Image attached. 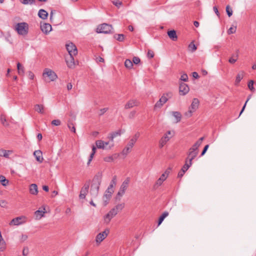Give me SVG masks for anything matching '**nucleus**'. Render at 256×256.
<instances>
[{
	"label": "nucleus",
	"instance_id": "nucleus-1",
	"mask_svg": "<svg viewBox=\"0 0 256 256\" xmlns=\"http://www.w3.org/2000/svg\"><path fill=\"white\" fill-rule=\"evenodd\" d=\"M102 174L98 172L96 174L92 180L90 189V194L93 198H96L98 194L100 186L102 182Z\"/></svg>",
	"mask_w": 256,
	"mask_h": 256
},
{
	"label": "nucleus",
	"instance_id": "nucleus-2",
	"mask_svg": "<svg viewBox=\"0 0 256 256\" xmlns=\"http://www.w3.org/2000/svg\"><path fill=\"white\" fill-rule=\"evenodd\" d=\"M173 94L172 92H168L163 94L160 100L156 103L154 106V110L160 108L170 98H172Z\"/></svg>",
	"mask_w": 256,
	"mask_h": 256
},
{
	"label": "nucleus",
	"instance_id": "nucleus-3",
	"mask_svg": "<svg viewBox=\"0 0 256 256\" xmlns=\"http://www.w3.org/2000/svg\"><path fill=\"white\" fill-rule=\"evenodd\" d=\"M16 30L18 33L22 36H26L28 32V25L27 23L23 22L18 23L16 26Z\"/></svg>",
	"mask_w": 256,
	"mask_h": 256
},
{
	"label": "nucleus",
	"instance_id": "nucleus-4",
	"mask_svg": "<svg viewBox=\"0 0 256 256\" xmlns=\"http://www.w3.org/2000/svg\"><path fill=\"white\" fill-rule=\"evenodd\" d=\"M112 29V25L104 23L98 26L96 32L98 33L110 34Z\"/></svg>",
	"mask_w": 256,
	"mask_h": 256
},
{
	"label": "nucleus",
	"instance_id": "nucleus-5",
	"mask_svg": "<svg viewBox=\"0 0 256 256\" xmlns=\"http://www.w3.org/2000/svg\"><path fill=\"white\" fill-rule=\"evenodd\" d=\"M42 76L44 78L46 76H48L49 79V82H54L58 78V76L56 73L52 70L46 68L44 70Z\"/></svg>",
	"mask_w": 256,
	"mask_h": 256
},
{
	"label": "nucleus",
	"instance_id": "nucleus-6",
	"mask_svg": "<svg viewBox=\"0 0 256 256\" xmlns=\"http://www.w3.org/2000/svg\"><path fill=\"white\" fill-rule=\"evenodd\" d=\"M130 180L129 178H127L122 183L120 188L119 191L117 194V196L121 197L125 193L126 190L128 187Z\"/></svg>",
	"mask_w": 256,
	"mask_h": 256
},
{
	"label": "nucleus",
	"instance_id": "nucleus-7",
	"mask_svg": "<svg viewBox=\"0 0 256 256\" xmlns=\"http://www.w3.org/2000/svg\"><path fill=\"white\" fill-rule=\"evenodd\" d=\"M66 48L70 56H76L78 54V50L76 46L72 43L70 42L66 44Z\"/></svg>",
	"mask_w": 256,
	"mask_h": 256
},
{
	"label": "nucleus",
	"instance_id": "nucleus-8",
	"mask_svg": "<svg viewBox=\"0 0 256 256\" xmlns=\"http://www.w3.org/2000/svg\"><path fill=\"white\" fill-rule=\"evenodd\" d=\"M109 232V229L106 228L103 232L99 233L96 238V242L100 244L107 236Z\"/></svg>",
	"mask_w": 256,
	"mask_h": 256
},
{
	"label": "nucleus",
	"instance_id": "nucleus-9",
	"mask_svg": "<svg viewBox=\"0 0 256 256\" xmlns=\"http://www.w3.org/2000/svg\"><path fill=\"white\" fill-rule=\"evenodd\" d=\"M190 90V88L188 84L184 82H180L179 86V93L181 96H185Z\"/></svg>",
	"mask_w": 256,
	"mask_h": 256
},
{
	"label": "nucleus",
	"instance_id": "nucleus-10",
	"mask_svg": "<svg viewBox=\"0 0 256 256\" xmlns=\"http://www.w3.org/2000/svg\"><path fill=\"white\" fill-rule=\"evenodd\" d=\"M117 214L115 212L114 210H110L109 212L106 214L104 217V222L106 224H108L110 222L111 220L114 218Z\"/></svg>",
	"mask_w": 256,
	"mask_h": 256
},
{
	"label": "nucleus",
	"instance_id": "nucleus-11",
	"mask_svg": "<svg viewBox=\"0 0 256 256\" xmlns=\"http://www.w3.org/2000/svg\"><path fill=\"white\" fill-rule=\"evenodd\" d=\"M122 130H118L116 132H113L110 134V136H108L109 139L112 142L110 146H109L108 148L110 149L112 147L114 146V144L113 143L114 138H116L118 136H120L122 134Z\"/></svg>",
	"mask_w": 256,
	"mask_h": 256
},
{
	"label": "nucleus",
	"instance_id": "nucleus-12",
	"mask_svg": "<svg viewBox=\"0 0 256 256\" xmlns=\"http://www.w3.org/2000/svg\"><path fill=\"white\" fill-rule=\"evenodd\" d=\"M134 142L133 140H130L129 141L127 146L124 148L122 151V154L124 155H127L130 152V148H132L134 144Z\"/></svg>",
	"mask_w": 256,
	"mask_h": 256
},
{
	"label": "nucleus",
	"instance_id": "nucleus-13",
	"mask_svg": "<svg viewBox=\"0 0 256 256\" xmlns=\"http://www.w3.org/2000/svg\"><path fill=\"white\" fill-rule=\"evenodd\" d=\"M40 29L44 34H47L52 30V28L50 24L44 23L41 24Z\"/></svg>",
	"mask_w": 256,
	"mask_h": 256
},
{
	"label": "nucleus",
	"instance_id": "nucleus-14",
	"mask_svg": "<svg viewBox=\"0 0 256 256\" xmlns=\"http://www.w3.org/2000/svg\"><path fill=\"white\" fill-rule=\"evenodd\" d=\"M74 56H70L66 58V62L69 68H73L74 66Z\"/></svg>",
	"mask_w": 256,
	"mask_h": 256
},
{
	"label": "nucleus",
	"instance_id": "nucleus-15",
	"mask_svg": "<svg viewBox=\"0 0 256 256\" xmlns=\"http://www.w3.org/2000/svg\"><path fill=\"white\" fill-rule=\"evenodd\" d=\"M198 154V150H189L188 154V157L186 159L188 160V162H192V160L197 156Z\"/></svg>",
	"mask_w": 256,
	"mask_h": 256
},
{
	"label": "nucleus",
	"instance_id": "nucleus-16",
	"mask_svg": "<svg viewBox=\"0 0 256 256\" xmlns=\"http://www.w3.org/2000/svg\"><path fill=\"white\" fill-rule=\"evenodd\" d=\"M114 192V191H109V192H106L104 194L103 196V201H104V206H106L108 203V201L110 200L112 194Z\"/></svg>",
	"mask_w": 256,
	"mask_h": 256
},
{
	"label": "nucleus",
	"instance_id": "nucleus-17",
	"mask_svg": "<svg viewBox=\"0 0 256 256\" xmlns=\"http://www.w3.org/2000/svg\"><path fill=\"white\" fill-rule=\"evenodd\" d=\"M22 218H25L24 216H18L13 218L10 222V224L14 226H18L24 222L20 221Z\"/></svg>",
	"mask_w": 256,
	"mask_h": 256
},
{
	"label": "nucleus",
	"instance_id": "nucleus-18",
	"mask_svg": "<svg viewBox=\"0 0 256 256\" xmlns=\"http://www.w3.org/2000/svg\"><path fill=\"white\" fill-rule=\"evenodd\" d=\"M200 102L199 100L194 98L192 100V102L191 104L190 107L189 108L190 109L192 110L193 111H196L198 108Z\"/></svg>",
	"mask_w": 256,
	"mask_h": 256
},
{
	"label": "nucleus",
	"instance_id": "nucleus-19",
	"mask_svg": "<svg viewBox=\"0 0 256 256\" xmlns=\"http://www.w3.org/2000/svg\"><path fill=\"white\" fill-rule=\"evenodd\" d=\"M34 155L36 158V160L40 163H42L43 161V158L42 156V152L40 150H37L34 152Z\"/></svg>",
	"mask_w": 256,
	"mask_h": 256
},
{
	"label": "nucleus",
	"instance_id": "nucleus-20",
	"mask_svg": "<svg viewBox=\"0 0 256 256\" xmlns=\"http://www.w3.org/2000/svg\"><path fill=\"white\" fill-rule=\"evenodd\" d=\"M170 137L168 136L166 134H165L160 140L159 146L160 148H162L166 143L170 140Z\"/></svg>",
	"mask_w": 256,
	"mask_h": 256
},
{
	"label": "nucleus",
	"instance_id": "nucleus-21",
	"mask_svg": "<svg viewBox=\"0 0 256 256\" xmlns=\"http://www.w3.org/2000/svg\"><path fill=\"white\" fill-rule=\"evenodd\" d=\"M30 193L32 195H36L38 193V186L35 184H31L29 188Z\"/></svg>",
	"mask_w": 256,
	"mask_h": 256
},
{
	"label": "nucleus",
	"instance_id": "nucleus-22",
	"mask_svg": "<svg viewBox=\"0 0 256 256\" xmlns=\"http://www.w3.org/2000/svg\"><path fill=\"white\" fill-rule=\"evenodd\" d=\"M138 102L136 100H130L124 106L126 109H128L133 108L134 106H137Z\"/></svg>",
	"mask_w": 256,
	"mask_h": 256
},
{
	"label": "nucleus",
	"instance_id": "nucleus-23",
	"mask_svg": "<svg viewBox=\"0 0 256 256\" xmlns=\"http://www.w3.org/2000/svg\"><path fill=\"white\" fill-rule=\"evenodd\" d=\"M48 15V12L44 9L40 10L38 12V16L42 20H46Z\"/></svg>",
	"mask_w": 256,
	"mask_h": 256
},
{
	"label": "nucleus",
	"instance_id": "nucleus-24",
	"mask_svg": "<svg viewBox=\"0 0 256 256\" xmlns=\"http://www.w3.org/2000/svg\"><path fill=\"white\" fill-rule=\"evenodd\" d=\"M168 37L173 41H176L178 39L176 31L174 30H170L168 32Z\"/></svg>",
	"mask_w": 256,
	"mask_h": 256
},
{
	"label": "nucleus",
	"instance_id": "nucleus-25",
	"mask_svg": "<svg viewBox=\"0 0 256 256\" xmlns=\"http://www.w3.org/2000/svg\"><path fill=\"white\" fill-rule=\"evenodd\" d=\"M167 178L166 175L162 174L160 178L156 180L155 186H160L162 184L163 182Z\"/></svg>",
	"mask_w": 256,
	"mask_h": 256
},
{
	"label": "nucleus",
	"instance_id": "nucleus-26",
	"mask_svg": "<svg viewBox=\"0 0 256 256\" xmlns=\"http://www.w3.org/2000/svg\"><path fill=\"white\" fill-rule=\"evenodd\" d=\"M124 207V204L122 203L119 204L116 206L112 210H114L116 214H118L120 212L122 211Z\"/></svg>",
	"mask_w": 256,
	"mask_h": 256
},
{
	"label": "nucleus",
	"instance_id": "nucleus-27",
	"mask_svg": "<svg viewBox=\"0 0 256 256\" xmlns=\"http://www.w3.org/2000/svg\"><path fill=\"white\" fill-rule=\"evenodd\" d=\"M90 181L86 182L83 187L82 188L80 192L87 194L90 187Z\"/></svg>",
	"mask_w": 256,
	"mask_h": 256
},
{
	"label": "nucleus",
	"instance_id": "nucleus-28",
	"mask_svg": "<svg viewBox=\"0 0 256 256\" xmlns=\"http://www.w3.org/2000/svg\"><path fill=\"white\" fill-rule=\"evenodd\" d=\"M0 120L2 124L4 126H9V124L7 122L6 118V115L4 114H2L0 117Z\"/></svg>",
	"mask_w": 256,
	"mask_h": 256
},
{
	"label": "nucleus",
	"instance_id": "nucleus-29",
	"mask_svg": "<svg viewBox=\"0 0 256 256\" xmlns=\"http://www.w3.org/2000/svg\"><path fill=\"white\" fill-rule=\"evenodd\" d=\"M172 116L176 118V122H178L180 121L182 118V114L179 112H172Z\"/></svg>",
	"mask_w": 256,
	"mask_h": 256
},
{
	"label": "nucleus",
	"instance_id": "nucleus-30",
	"mask_svg": "<svg viewBox=\"0 0 256 256\" xmlns=\"http://www.w3.org/2000/svg\"><path fill=\"white\" fill-rule=\"evenodd\" d=\"M244 72H241L237 74V76H236V79L235 80V84L236 85H238L240 83V82L241 81V80L242 79V78L244 77Z\"/></svg>",
	"mask_w": 256,
	"mask_h": 256
},
{
	"label": "nucleus",
	"instance_id": "nucleus-31",
	"mask_svg": "<svg viewBox=\"0 0 256 256\" xmlns=\"http://www.w3.org/2000/svg\"><path fill=\"white\" fill-rule=\"evenodd\" d=\"M45 212H46L43 210H36L34 212V215L36 217V219H37V220L40 219L42 216H44Z\"/></svg>",
	"mask_w": 256,
	"mask_h": 256
},
{
	"label": "nucleus",
	"instance_id": "nucleus-32",
	"mask_svg": "<svg viewBox=\"0 0 256 256\" xmlns=\"http://www.w3.org/2000/svg\"><path fill=\"white\" fill-rule=\"evenodd\" d=\"M17 68L20 75L23 76L24 74V68L20 62L17 64Z\"/></svg>",
	"mask_w": 256,
	"mask_h": 256
},
{
	"label": "nucleus",
	"instance_id": "nucleus-33",
	"mask_svg": "<svg viewBox=\"0 0 256 256\" xmlns=\"http://www.w3.org/2000/svg\"><path fill=\"white\" fill-rule=\"evenodd\" d=\"M6 248V242L2 238L1 232L0 231V250L4 251Z\"/></svg>",
	"mask_w": 256,
	"mask_h": 256
},
{
	"label": "nucleus",
	"instance_id": "nucleus-34",
	"mask_svg": "<svg viewBox=\"0 0 256 256\" xmlns=\"http://www.w3.org/2000/svg\"><path fill=\"white\" fill-rule=\"evenodd\" d=\"M192 162H190L188 161V159H186L185 164L184 165L181 170H184V172H186L189 168L192 166Z\"/></svg>",
	"mask_w": 256,
	"mask_h": 256
},
{
	"label": "nucleus",
	"instance_id": "nucleus-35",
	"mask_svg": "<svg viewBox=\"0 0 256 256\" xmlns=\"http://www.w3.org/2000/svg\"><path fill=\"white\" fill-rule=\"evenodd\" d=\"M168 215V212H164L162 213V214L160 216L158 220V226H160L164 219Z\"/></svg>",
	"mask_w": 256,
	"mask_h": 256
},
{
	"label": "nucleus",
	"instance_id": "nucleus-36",
	"mask_svg": "<svg viewBox=\"0 0 256 256\" xmlns=\"http://www.w3.org/2000/svg\"><path fill=\"white\" fill-rule=\"evenodd\" d=\"M96 144L98 148L104 149V142L102 140H98L96 142Z\"/></svg>",
	"mask_w": 256,
	"mask_h": 256
},
{
	"label": "nucleus",
	"instance_id": "nucleus-37",
	"mask_svg": "<svg viewBox=\"0 0 256 256\" xmlns=\"http://www.w3.org/2000/svg\"><path fill=\"white\" fill-rule=\"evenodd\" d=\"M68 126L71 132H76V128L73 122H71L70 120H68Z\"/></svg>",
	"mask_w": 256,
	"mask_h": 256
},
{
	"label": "nucleus",
	"instance_id": "nucleus-38",
	"mask_svg": "<svg viewBox=\"0 0 256 256\" xmlns=\"http://www.w3.org/2000/svg\"><path fill=\"white\" fill-rule=\"evenodd\" d=\"M0 182L4 186H6L8 184V180L4 176H0Z\"/></svg>",
	"mask_w": 256,
	"mask_h": 256
},
{
	"label": "nucleus",
	"instance_id": "nucleus-39",
	"mask_svg": "<svg viewBox=\"0 0 256 256\" xmlns=\"http://www.w3.org/2000/svg\"><path fill=\"white\" fill-rule=\"evenodd\" d=\"M35 110L39 113H44V106L42 104H36L35 106Z\"/></svg>",
	"mask_w": 256,
	"mask_h": 256
},
{
	"label": "nucleus",
	"instance_id": "nucleus-40",
	"mask_svg": "<svg viewBox=\"0 0 256 256\" xmlns=\"http://www.w3.org/2000/svg\"><path fill=\"white\" fill-rule=\"evenodd\" d=\"M114 38L119 42H123L124 40V36L123 34H115Z\"/></svg>",
	"mask_w": 256,
	"mask_h": 256
},
{
	"label": "nucleus",
	"instance_id": "nucleus-41",
	"mask_svg": "<svg viewBox=\"0 0 256 256\" xmlns=\"http://www.w3.org/2000/svg\"><path fill=\"white\" fill-rule=\"evenodd\" d=\"M124 66L128 68H131L133 66V63L130 60L127 59L124 62Z\"/></svg>",
	"mask_w": 256,
	"mask_h": 256
},
{
	"label": "nucleus",
	"instance_id": "nucleus-42",
	"mask_svg": "<svg viewBox=\"0 0 256 256\" xmlns=\"http://www.w3.org/2000/svg\"><path fill=\"white\" fill-rule=\"evenodd\" d=\"M2 152H3V154L2 155L0 154V156H4L6 158H9V154H12V150H2Z\"/></svg>",
	"mask_w": 256,
	"mask_h": 256
},
{
	"label": "nucleus",
	"instance_id": "nucleus-43",
	"mask_svg": "<svg viewBox=\"0 0 256 256\" xmlns=\"http://www.w3.org/2000/svg\"><path fill=\"white\" fill-rule=\"evenodd\" d=\"M238 54H236V55H234L233 54L231 58H230L228 60V62L230 64H234L235 63L237 60H238Z\"/></svg>",
	"mask_w": 256,
	"mask_h": 256
},
{
	"label": "nucleus",
	"instance_id": "nucleus-44",
	"mask_svg": "<svg viewBox=\"0 0 256 256\" xmlns=\"http://www.w3.org/2000/svg\"><path fill=\"white\" fill-rule=\"evenodd\" d=\"M188 48L192 52H194L197 48L194 42H191L188 45Z\"/></svg>",
	"mask_w": 256,
	"mask_h": 256
},
{
	"label": "nucleus",
	"instance_id": "nucleus-45",
	"mask_svg": "<svg viewBox=\"0 0 256 256\" xmlns=\"http://www.w3.org/2000/svg\"><path fill=\"white\" fill-rule=\"evenodd\" d=\"M254 81L253 80H250L248 83V88L251 90V91H252V92H254L255 90V89L254 88Z\"/></svg>",
	"mask_w": 256,
	"mask_h": 256
},
{
	"label": "nucleus",
	"instance_id": "nucleus-46",
	"mask_svg": "<svg viewBox=\"0 0 256 256\" xmlns=\"http://www.w3.org/2000/svg\"><path fill=\"white\" fill-rule=\"evenodd\" d=\"M20 2L24 4H32L36 2V0H20Z\"/></svg>",
	"mask_w": 256,
	"mask_h": 256
},
{
	"label": "nucleus",
	"instance_id": "nucleus-47",
	"mask_svg": "<svg viewBox=\"0 0 256 256\" xmlns=\"http://www.w3.org/2000/svg\"><path fill=\"white\" fill-rule=\"evenodd\" d=\"M226 12L228 17L231 16L232 14V10L228 5L226 6Z\"/></svg>",
	"mask_w": 256,
	"mask_h": 256
},
{
	"label": "nucleus",
	"instance_id": "nucleus-48",
	"mask_svg": "<svg viewBox=\"0 0 256 256\" xmlns=\"http://www.w3.org/2000/svg\"><path fill=\"white\" fill-rule=\"evenodd\" d=\"M200 145L196 142L194 144L189 150H198V148Z\"/></svg>",
	"mask_w": 256,
	"mask_h": 256
},
{
	"label": "nucleus",
	"instance_id": "nucleus-49",
	"mask_svg": "<svg viewBox=\"0 0 256 256\" xmlns=\"http://www.w3.org/2000/svg\"><path fill=\"white\" fill-rule=\"evenodd\" d=\"M112 2L118 8H120L122 5V2L119 0H114Z\"/></svg>",
	"mask_w": 256,
	"mask_h": 256
},
{
	"label": "nucleus",
	"instance_id": "nucleus-50",
	"mask_svg": "<svg viewBox=\"0 0 256 256\" xmlns=\"http://www.w3.org/2000/svg\"><path fill=\"white\" fill-rule=\"evenodd\" d=\"M70 116L71 117V118L69 120H70L71 122H73L74 121L76 120V115L74 112H70Z\"/></svg>",
	"mask_w": 256,
	"mask_h": 256
},
{
	"label": "nucleus",
	"instance_id": "nucleus-51",
	"mask_svg": "<svg viewBox=\"0 0 256 256\" xmlns=\"http://www.w3.org/2000/svg\"><path fill=\"white\" fill-rule=\"evenodd\" d=\"M60 124H61V122L59 120H54L52 122V124L54 126H58L60 125Z\"/></svg>",
	"mask_w": 256,
	"mask_h": 256
},
{
	"label": "nucleus",
	"instance_id": "nucleus-52",
	"mask_svg": "<svg viewBox=\"0 0 256 256\" xmlns=\"http://www.w3.org/2000/svg\"><path fill=\"white\" fill-rule=\"evenodd\" d=\"M180 80L182 81H184V82L188 81V76L187 74H182L181 76H180Z\"/></svg>",
	"mask_w": 256,
	"mask_h": 256
},
{
	"label": "nucleus",
	"instance_id": "nucleus-53",
	"mask_svg": "<svg viewBox=\"0 0 256 256\" xmlns=\"http://www.w3.org/2000/svg\"><path fill=\"white\" fill-rule=\"evenodd\" d=\"M194 112V111H193L192 110L189 108V110L184 113V115L190 118L192 116V114Z\"/></svg>",
	"mask_w": 256,
	"mask_h": 256
},
{
	"label": "nucleus",
	"instance_id": "nucleus-54",
	"mask_svg": "<svg viewBox=\"0 0 256 256\" xmlns=\"http://www.w3.org/2000/svg\"><path fill=\"white\" fill-rule=\"evenodd\" d=\"M154 52L152 50H148L147 56L149 58H153L154 56Z\"/></svg>",
	"mask_w": 256,
	"mask_h": 256
},
{
	"label": "nucleus",
	"instance_id": "nucleus-55",
	"mask_svg": "<svg viewBox=\"0 0 256 256\" xmlns=\"http://www.w3.org/2000/svg\"><path fill=\"white\" fill-rule=\"evenodd\" d=\"M8 202L6 200H0V206L2 208H6L7 206Z\"/></svg>",
	"mask_w": 256,
	"mask_h": 256
},
{
	"label": "nucleus",
	"instance_id": "nucleus-56",
	"mask_svg": "<svg viewBox=\"0 0 256 256\" xmlns=\"http://www.w3.org/2000/svg\"><path fill=\"white\" fill-rule=\"evenodd\" d=\"M236 31V27L234 28L232 27H230L228 30V34H231L235 33Z\"/></svg>",
	"mask_w": 256,
	"mask_h": 256
},
{
	"label": "nucleus",
	"instance_id": "nucleus-57",
	"mask_svg": "<svg viewBox=\"0 0 256 256\" xmlns=\"http://www.w3.org/2000/svg\"><path fill=\"white\" fill-rule=\"evenodd\" d=\"M140 62V60L138 57L134 56L132 59V63H134L136 64H139Z\"/></svg>",
	"mask_w": 256,
	"mask_h": 256
},
{
	"label": "nucleus",
	"instance_id": "nucleus-58",
	"mask_svg": "<svg viewBox=\"0 0 256 256\" xmlns=\"http://www.w3.org/2000/svg\"><path fill=\"white\" fill-rule=\"evenodd\" d=\"M140 133L139 132H136L134 136V137L130 139V140H134V143H136V142L137 140L138 139V138H139L140 136Z\"/></svg>",
	"mask_w": 256,
	"mask_h": 256
},
{
	"label": "nucleus",
	"instance_id": "nucleus-59",
	"mask_svg": "<svg viewBox=\"0 0 256 256\" xmlns=\"http://www.w3.org/2000/svg\"><path fill=\"white\" fill-rule=\"evenodd\" d=\"M104 160L105 162H111L113 161L114 158H113L112 156H109L105 157V158H104Z\"/></svg>",
	"mask_w": 256,
	"mask_h": 256
},
{
	"label": "nucleus",
	"instance_id": "nucleus-60",
	"mask_svg": "<svg viewBox=\"0 0 256 256\" xmlns=\"http://www.w3.org/2000/svg\"><path fill=\"white\" fill-rule=\"evenodd\" d=\"M209 147V145L208 144H207L206 146H204L202 153H201V154H200V156H203L205 154L208 148Z\"/></svg>",
	"mask_w": 256,
	"mask_h": 256
},
{
	"label": "nucleus",
	"instance_id": "nucleus-61",
	"mask_svg": "<svg viewBox=\"0 0 256 256\" xmlns=\"http://www.w3.org/2000/svg\"><path fill=\"white\" fill-rule=\"evenodd\" d=\"M172 170V168L170 167L168 168L162 174H166V178H168V176L169 175L170 173V172Z\"/></svg>",
	"mask_w": 256,
	"mask_h": 256
},
{
	"label": "nucleus",
	"instance_id": "nucleus-62",
	"mask_svg": "<svg viewBox=\"0 0 256 256\" xmlns=\"http://www.w3.org/2000/svg\"><path fill=\"white\" fill-rule=\"evenodd\" d=\"M108 110V108H103L100 110V112L99 114V116H101L103 115L107 110Z\"/></svg>",
	"mask_w": 256,
	"mask_h": 256
},
{
	"label": "nucleus",
	"instance_id": "nucleus-63",
	"mask_svg": "<svg viewBox=\"0 0 256 256\" xmlns=\"http://www.w3.org/2000/svg\"><path fill=\"white\" fill-rule=\"evenodd\" d=\"M114 186L113 184H110L108 189L106 190V192H109V191H114L113 188Z\"/></svg>",
	"mask_w": 256,
	"mask_h": 256
},
{
	"label": "nucleus",
	"instance_id": "nucleus-64",
	"mask_svg": "<svg viewBox=\"0 0 256 256\" xmlns=\"http://www.w3.org/2000/svg\"><path fill=\"white\" fill-rule=\"evenodd\" d=\"M111 184H113L114 186L116 185V176H114L110 182Z\"/></svg>",
	"mask_w": 256,
	"mask_h": 256
}]
</instances>
